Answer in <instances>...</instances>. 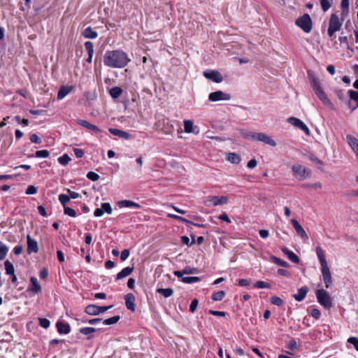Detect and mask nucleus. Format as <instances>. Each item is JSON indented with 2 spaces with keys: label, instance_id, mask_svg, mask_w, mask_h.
Instances as JSON below:
<instances>
[{
  "label": "nucleus",
  "instance_id": "a18cd8bd",
  "mask_svg": "<svg viewBox=\"0 0 358 358\" xmlns=\"http://www.w3.org/2000/svg\"><path fill=\"white\" fill-rule=\"evenodd\" d=\"M58 161L62 165L66 166L71 161V158L69 157L67 154H64V155L58 158Z\"/></svg>",
  "mask_w": 358,
  "mask_h": 358
},
{
  "label": "nucleus",
  "instance_id": "680f3d73",
  "mask_svg": "<svg viewBox=\"0 0 358 358\" xmlns=\"http://www.w3.org/2000/svg\"><path fill=\"white\" fill-rule=\"evenodd\" d=\"M129 255V250L128 249H124L122 251L120 259L122 261H125Z\"/></svg>",
  "mask_w": 358,
  "mask_h": 358
},
{
  "label": "nucleus",
  "instance_id": "09e8293b",
  "mask_svg": "<svg viewBox=\"0 0 358 358\" xmlns=\"http://www.w3.org/2000/svg\"><path fill=\"white\" fill-rule=\"evenodd\" d=\"M64 212L65 215H67L70 217H74L76 216V210L70 207H64Z\"/></svg>",
  "mask_w": 358,
  "mask_h": 358
},
{
  "label": "nucleus",
  "instance_id": "37998d69",
  "mask_svg": "<svg viewBox=\"0 0 358 358\" xmlns=\"http://www.w3.org/2000/svg\"><path fill=\"white\" fill-rule=\"evenodd\" d=\"M225 296L224 291H219L213 294L211 299L213 301H221Z\"/></svg>",
  "mask_w": 358,
  "mask_h": 358
},
{
  "label": "nucleus",
  "instance_id": "b1692460",
  "mask_svg": "<svg viewBox=\"0 0 358 358\" xmlns=\"http://www.w3.org/2000/svg\"><path fill=\"white\" fill-rule=\"evenodd\" d=\"M308 292V288L306 286L301 287L298 290V293L293 295V297L296 301H302Z\"/></svg>",
  "mask_w": 358,
  "mask_h": 358
},
{
  "label": "nucleus",
  "instance_id": "39448f33",
  "mask_svg": "<svg viewBox=\"0 0 358 358\" xmlns=\"http://www.w3.org/2000/svg\"><path fill=\"white\" fill-rule=\"evenodd\" d=\"M315 294L318 303L324 308L330 309L333 306L331 297L325 289H317Z\"/></svg>",
  "mask_w": 358,
  "mask_h": 358
},
{
  "label": "nucleus",
  "instance_id": "603ef678",
  "mask_svg": "<svg viewBox=\"0 0 358 358\" xmlns=\"http://www.w3.org/2000/svg\"><path fill=\"white\" fill-rule=\"evenodd\" d=\"M255 287L263 289V288H270V285L264 281H257L254 285Z\"/></svg>",
  "mask_w": 358,
  "mask_h": 358
},
{
  "label": "nucleus",
  "instance_id": "bb28decb",
  "mask_svg": "<svg viewBox=\"0 0 358 358\" xmlns=\"http://www.w3.org/2000/svg\"><path fill=\"white\" fill-rule=\"evenodd\" d=\"M134 266L132 267H126L123 268L120 272H119L116 275V280L122 279L128 275H129L132 271H134Z\"/></svg>",
  "mask_w": 358,
  "mask_h": 358
},
{
  "label": "nucleus",
  "instance_id": "72a5a7b5",
  "mask_svg": "<svg viewBox=\"0 0 358 358\" xmlns=\"http://www.w3.org/2000/svg\"><path fill=\"white\" fill-rule=\"evenodd\" d=\"M341 8H342L341 17H345L348 13L349 0H341Z\"/></svg>",
  "mask_w": 358,
  "mask_h": 358
},
{
  "label": "nucleus",
  "instance_id": "79ce46f5",
  "mask_svg": "<svg viewBox=\"0 0 358 358\" xmlns=\"http://www.w3.org/2000/svg\"><path fill=\"white\" fill-rule=\"evenodd\" d=\"M169 216L170 217H173V218H174L176 220H179V221H180L182 222H184V223H189V224H194V225L199 226V227H202L203 226L202 224H194L192 222H190V221L187 220V219H185V218H184L182 217L178 216V215L169 214Z\"/></svg>",
  "mask_w": 358,
  "mask_h": 358
},
{
  "label": "nucleus",
  "instance_id": "774afa93",
  "mask_svg": "<svg viewBox=\"0 0 358 358\" xmlns=\"http://www.w3.org/2000/svg\"><path fill=\"white\" fill-rule=\"evenodd\" d=\"M257 160L255 159H252L248 162L247 166L249 169H253L257 166Z\"/></svg>",
  "mask_w": 358,
  "mask_h": 358
},
{
  "label": "nucleus",
  "instance_id": "58836bf2",
  "mask_svg": "<svg viewBox=\"0 0 358 358\" xmlns=\"http://www.w3.org/2000/svg\"><path fill=\"white\" fill-rule=\"evenodd\" d=\"M120 319L119 315H115L112 317L106 319L103 321V324L106 325H112L117 323Z\"/></svg>",
  "mask_w": 358,
  "mask_h": 358
},
{
  "label": "nucleus",
  "instance_id": "6e6d98bb",
  "mask_svg": "<svg viewBox=\"0 0 358 358\" xmlns=\"http://www.w3.org/2000/svg\"><path fill=\"white\" fill-rule=\"evenodd\" d=\"M30 141L31 143L39 144L41 143V138L36 134H33L30 136Z\"/></svg>",
  "mask_w": 358,
  "mask_h": 358
},
{
  "label": "nucleus",
  "instance_id": "9b49d317",
  "mask_svg": "<svg viewBox=\"0 0 358 358\" xmlns=\"http://www.w3.org/2000/svg\"><path fill=\"white\" fill-rule=\"evenodd\" d=\"M203 76L207 79L213 80L217 83H220L223 80V78L221 73L215 70L206 71L203 72Z\"/></svg>",
  "mask_w": 358,
  "mask_h": 358
},
{
  "label": "nucleus",
  "instance_id": "052dcab7",
  "mask_svg": "<svg viewBox=\"0 0 358 358\" xmlns=\"http://www.w3.org/2000/svg\"><path fill=\"white\" fill-rule=\"evenodd\" d=\"M310 315L315 319H318L320 317V311L317 308H313L310 311Z\"/></svg>",
  "mask_w": 358,
  "mask_h": 358
},
{
  "label": "nucleus",
  "instance_id": "2f4dec72",
  "mask_svg": "<svg viewBox=\"0 0 358 358\" xmlns=\"http://www.w3.org/2000/svg\"><path fill=\"white\" fill-rule=\"evenodd\" d=\"M4 268H5L6 274L8 275H13V273H15L14 266H13V263L8 259H7L4 262Z\"/></svg>",
  "mask_w": 358,
  "mask_h": 358
},
{
  "label": "nucleus",
  "instance_id": "6e6552de",
  "mask_svg": "<svg viewBox=\"0 0 358 358\" xmlns=\"http://www.w3.org/2000/svg\"><path fill=\"white\" fill-rule=\"evenodd\" d=\"M42 290V287L40 285L38 279L34 277L31 276L30 278V283L27 287V292L31 293L32 294L35 295L41 292Z\"/></svg>",
  "mask_w": 358,
  "mask_h": 358
},
{
  "label": "nucleus",
  "instance_id": "864d4df0",
  "mask_svg": "<svg viewBox=\"0 0 358 358\" xmlns=\"http://www.w3.org/2000/svg\"><path fill=\"white\" fill-rule=\"evenodd\" d=\"M87 178L92 181H96L99 179V176L95 172L90 171L87 174Z\"/></svg>",
  "mask_w": 358,
  "mask_h": 358
},
{
  "label": "nucleus",
  "instance_id": "9d476101",
  "mask_svg": "<svg viewBox=\"0 0 358 358\" xmlns=\"http://www.w3.org/2000/svg\"><path fill=\"white\" fill-rule=\"evenodd\" d=\"M228 201V198L227 196H208L207 201H206V205L210 206H219L227 203Z\"/></svg>",
  "mask_w": 358,
  "mask_h": 358
},
{
  "label": "nucleus",
  "instance_id": "20e7f679",
  "mask_svg": "<svg viewBox=\"0 0 358 358\" xmlns=\"http://www.w3.org/2000/svg\"><path fill=\"white\" fill-rule=\"evenodd\" d=\"M340 19L339 17L332 13L329 20V27L327 29V34L329 37H332L336 31H340L343 24V19Z\"/></svg>",
  "mask_w": 358,
  "mask_h": 358
},
{
  "label": "nucleus",
  "instance_id": "8fccbe9b",
  "mask_svg": "<svg viewBox=\"0 0 358 358\" xmlns=\"http://www.w3.org/2000/svg\"><path fill=\"white\" fill-rule=\"evenodd\" d=\"M308 159L313 162L315 163L317 165L322 166L323 164L322 162L315 155L309 154L308 155Z\"/></svg>",
  "mask_w": 358,
  "mask_h": 358
},
{
  "label": "nucleus",
  "instance_id": "c9c22d12",
  "mask_svg": "<svg viewBox=\"0 0 358 358\" xmlns=\"http://www.w3.org/2000/svg\"><path fill=\"white\" fill-rule=\"evenodd\" d=\"M109 92H110V95L113 99H117V98L120 97V96L122 94V90L119 87H114L110 90Z\"/></svg>",
  "mask_w": 358,
  "mask_h": 358
},
{
  "label": "nucleus",
  "instance_id": "4be33fe9",
  "mask_svg": "<svg viewBox=\"0 0 358 358\" xmlns=\"http://www.w3.org/2000/svg\"><path fill=\"white\" fill-rule=\"evenodd\" d=\"M78 124L90 131H93L94 132L98 133L101 132V129L99 128H98L96 125L92 124L86 120H78Z\"/></svg>",
  "mask_w": 358,
  "mask_h": 358
},
{
  "label": "nucleus",
  "instance_id": "dca6fc26",
  "mask_svg": "<svg viewBox=\"0 0 358 358\" xmlns=\"http://www.w3.org/2000/svg\"><path fill=\"white\" fill-rule=\"evenodd\" d=\"M124 299L127 308L132 312H134L136 310V299L134 295L131 293H129L126 294Z\"/></svg>",
  "mask_w": 358,
  "mask_h": 358
},
{
  "label": "nucleus",
  "instance_id": "e2e57ef3",
  "mask_svg": "<svg viewBox=\"0 0 358 358\" xmlns=\"http://www.w3.org/2000/svg\"><path fill=\"white\" fill-rule=\"evenodd\" d=\"M208 312L210 314L215 315V316L224 317L226 315V313L223 312V311L210 310Z\"/></svg>",
  "mask_w": 358,
  "mask_h": 358
},
{
  "label": "nucleus",
  "instance_id": "c85d7f7f",
  "mask_svg": "<svg viewBox=\"0 0 358 358\" xmlns=\"http://www.w3.org/2000/svg\"><path fill=\"white\" fill-rule=\"evenodd\" d=\"M118 206L120 208H129V207H136V208H141L140 204L135 203L132 201L129 200H122L118 202Z\"/></svg>",
  "mask_w": 358,
  "mask_h": 358
},
{
  "label": "nucleus",
  "instance_id": "a878e982",
  "mask_svg": "<svg viewBox=\"0 0 358 358\" xmlns=\"http://www.w3.org/2000/svg\"><path fill=\"white\" fill-rule=\"evenodd\" d=\"M73 87H62L58 92L57 99L60 100L64 99L66 95H68L71 92V90H73Z\"/></svg>",
  "mask_w": 358,
  "mask_h": 358
},
{
  "label": "nucleus",
  "instance_id": "4d7b16f0",
  "mask_svg": "<svg viewBox=\"0 0 358 358\" xmlns=\"http://www.w3.org/2000/svg\"><path fill=\"white\" fill-rule=\"evenodd\" d=\"M198 271L196 268H192L190 266H186L183 269L185 274H193L197 273Z\"/></svg>",
  "mask_w": 358,
  "mask_h": 358
},
{
  "label": "nucleus",
  "instance_id": "49530a36",
  "mask_svg": "<svg viewBox=\"0 0 358 358\" xmlns=\"http://www.w3.org/2000/svg\"><path fill=\"white\" fill-rule=\"evenodd\" d=\"M70 197L69 194H59V200L60 203L64 206V207L66 206V203L70 201Z\"/></svg>",
  "mask_w": 358,
  "mask_h": 358
},
{
  "label": "nucleus",
  "instance_id": "ea45409f",
  "mask_svg": "<svg viewBox=\"0 0 358 358\" xmlns=\"http://www.w3.org/2000/svg\"><path fill=\"white\" fill-rule=\"evenodd\" d=\"M271 259L278 266H280L282 267H285V268L289 266V264L287 262L282 260L281 259H280L277 257L272 256Z\"/></svg>",
  "mask_w": 358,
  "mask_h": 358
},
{
  "label": "nucleus",
  "instance_id": "f704fd0d",
  "mask_svg": "<svg viewBox=\"0 0 358 358\" xmlns=\"http://www.w3.org/2000/svg\"><path fill=\"white\" fill-rule=\"evenodd\" d=\"M8 252V247L3 242H0V261L6 258Z\"/></svg>",
  "mask_w": 358,
  "mask_h": 358
},
{
  "label": "nucleus",
  "instance_id": "4c0bfd02",
  "mask_svg": "<svg viewBox=\"0 0 358 358\" xmlns=\"http://www.w3.org/2000/svg\"><path fill=\"white\" fill-rule=\"evenodd\" d=\"M320 2L322 10L326 12L331 8L333 0H320Z\"/></svg>",
  "mask_w": 358,
  "mask_h": 358
},
{
  "label": "nucleus",
  "instance_id": "338daca9",
  "mask_svg": "<svg viewBox=\"0 0 358 358\" xmlns=\"http://www.w3.org/2000/svg\"><path fill=\"white\" fill-rule=\"evenodd\" d=\"M67 192L69 193V196L70 199H78V198H79L80 196V194L78 192L71 191L70 189H67Z\"/></svg>",
  "mask_w": 358,
  "mask_h": 358
},
{
  "label": "nucleus",
  "instance_id": "412c9836",
  "mask_svg": "<svg viewBox=\"0 0 358 358\" xmlns=\"http://www.w3.org/2000/svg\"><path fill=\"white\" fill-rule=\"evenodd\" d=\"M108 131L113 135L117 136L123 139H129L131 137V135L129 133L118 129L110 128Z\"/></svg>",
  "mask_w": 358,
  "mask_h": 358
},
{
  "label": "nucleus",
  "instance_id": "f3484780",
  "mask_svg": "<svg viewBox=\"0 0 358 358\" xmlns=\"http://www.w3.org/2000/svg\"><path fill=\"white\" fill-rule=\"evenodd\" d=\"M291 222L296 234L302 238L307 240L308 238V235L299 222L295 219H292Z\"/></svg>",
  "mask_w": 358,
  "mask_h": 358
},
{
  "label": "nucleus",
  "instance_id": "473e14b6",
  "mask_svg": "<svg viewBox=\"0 0 358 358\" xmlns=\"http://www.w3.org/2000/svg\"><path fill=\"white\" fill-rule=\"evenodd\" d=\"M85 312L90 315H99L98 306L94 304H90L86 306Z\"/></svg>",
  "mask_w": 358,
  "mask_h": 358
},
{
  "label": "nucleus",
  "instance_id": "a211bd4d",
  "mask_svg": "<svg viewBox=\"0 0 358 358\" xmlns=\"http://www.w3.org/2000/svg\"><path fill=\"white\" fill-rule=\"evenodd\" d=\"M192 120H188L184 121V130L186 133H193L198 134L199 133V128L198 127H194Z\"/></svg>",
  "mask_w": 358,
  "mask_h": 358
},
{
  "label": "nucleus",
  "instance_id": "f03ea898",
  "mask_svg": "<svg viewBox=\"0 0 358 358\" xmlns=\"http://www.w3.org/2000/svg\"><path fill=\"white\" fill-rule=\"evenodd\" d=\"M308 77L310 82V84L313 88V90L318 98L327 106H332V103L330 99L327 97L325 92L322 89L320 82L315 76L314 73L310 71H308Z\"/></svg>",
  "mask_w": 358,
  "mask_h": 358
},
{
  "label": "nucleus",
  "instance_id": "a19ab883",
  "mask_svg": "<svg viewBox=\"0 0 358 358\" xmlns=\"http://www.w3.org/2000/svg\"><path fill=\"white\" fill-rule=\"evenodd\" d=\"M200 280H201V278L199 277H196V276H194V277H183L181 279V281L182 282L187 283V284H191V283H194V282H199Z\"/></svg>",
  "mask_w": 358,
  "mask_h": 358
},
{
  "label": "nucleus",
  "instance_id": "aec40b11",
  "mask_svg": "<svg viewBox=\"0 0 358 358\" xmlns=\"http://www.w3.org/2000/svg\"><path fill=\"white\" fill-rule=\"evenodd\" d=\"M38 243L32 239L29 236H27V253L36 252L38 251Z\"/></svg>",
  "mask_w": 358,
  "mask_h": 358
},
{
  "label": "nucleus",
  "instance_id": "393cba45",
  "mask_svg": "<svg viewBox=\"0 0 358 358\" xmlns=\"http://www.w3.org/2000/svg\"><path fill=\"white\" fill-rule=\"evenodd\" d=\"M316 253H317V256L320 260V264H321V267H324V266H328L327 264V262L326 260V258L324 257V252L322 250V249L320 247V246H317V248H316Z\"/></svg>",
  "mask_w": 358,
  "mask_h": 358
},
{
  "label": "nucleus",
  "instance_id": "de8ad7c7",
  "mask_svg": "<svg viewBox=\"0 0 358 358\" xmlns=\"http://www.w3.org/2000/svg\"><path fill=\"white\" fill-rule=\"evenodd\" d=\"M96 331L94 327H84L80 329V333L83 335H89Z\"/></svg>",
  "mask_w": 358,
  "mask_h": 358
},
{
  "label": "nucleus",
  "instance_id": "f8f14e48",
  "mask_svg": "<svg viewBox=\"0 0 358 358\" xmlns=\"http://www.w3.org/2000/svg\"><path fill=\"white\" fill-rule=\"evenodd\" d=\"M292 171L300 180H305L306 178L309 177V174L306 175V169L302 165L294 164L292 166Z\"/></svg>",
  "mask_w": 358,
  "mask_h": 358
},
{
  "label": "nucleus",
  "instance_id": "69168bd1",
  "mask_svg": "<svg viewBox=\"0 0 358 358\" xmlns=\"http://www.w3.org/2000/svg\"><path fill=\"white\" fill-rule=\"evenodd\" d=\"M181 242L188 246L192 245L193 243V241L190 242L189 238L186 236H181Z\"/></svg>",
  "mask_w": 358,
  "mask_h": 358
},
{
  "label": "nucleus",
  "instance_id": "bf43d9fd",
  "mask_svg": "<svg viewBox=\"0 0 358 358\" xmlns=\"http://www.w3.org/2000/svg\"><path fill=\"white\" fill-rule=\"evenodd\" d=\"M37 192V188L34 185H29L26 189L27 194H34Z\"/></svg>",
  "mask_w": 358,
  "mask_h": 358
},
{
  "label": "nucleus",
  "instance_id": "c03bdc74",
  "mask_svg": "<svg viewBox=\"0 0 358 358\" xmlns=\"http://www.w3.org/2000/svg\"><path fill=\"white\" fill-rule=\"evenodd\" d=\"M270 302L273 305H275V306H282L283 304V303H284L283 300L281 298H280L278 296H276L271 297Z\"/></svg>",
  "mask_w": 358,
  "mask_h": 358
},
{
  "label": "nucleus",
  "instance_id": "4468645a",
  "mask_svg": "<svg viewBox=\"0 0 358 358\" xmlns=\"http://www.w3.org/2000/svg\"><path fill=\"white\" fill-rule=\"evenodd\" d=\"M348 92L350 98V101L348 102V107L352 112L358 108V92L350 90Z\"/></svg>",
  "mask_w": 358,
  "mask_h": 358
},
{
  "label": "nucleus",
  "instance_id": "0e129e2a",
  "mask_svg": "<svg viewBox=\"0 0 358 358\" xmlns=\"http://www.w3.org/2000/svg\"><path fill=\"white\" fill-rule=\"evenodd\" d=\"M287 348L289 349L292 350L296 349L297 348V343H296V341L294 340V339H292L289 342V343L287 345Z\"/></svg>",
  "mask_w": 358,
  "mask_h": 358
},
{
  "label": "nucleus",
  "instance_id": "0eeeda50",
  "mask_svg": "<svg viewBox=\"0 0 358 358\" xmlns=\"http://www.w3.org/2000/svg\"><path fill=\"white\" fill-rule=\"evenodd\" d=\"M208 99L213 102L218 101H229L231 99V95L229 94L219 90L210 93L208 96Z\"/></svg>",
  "mask_w": 358,
  "mask_h": 358
},
{
  "label": "nucleus",
  "instance_id": "ddd939ff",
  "mask_svg": "<svg viewBox=\"0 0 358 358\" xmlns=\"http://www.w3.org/2000/svg\"><path fill=\"white\" fill-rule=\"evenodd\" d=\"M288 122L292 124L293 126L298 127L301 129L302 131H303L306 134L309 135L310 131L308 127L299 119L294 117H290L287 120Z\"/></svg>",
  "mask_w": 358,
  "mask_h": 358
},
{
  "label": "nucleus",
  "instance_id": "e433bc0d",
  "mask_svg": "<svg viewBox=\"0 0 358 358\" xmlns=\"http://www.w3.org/2000/svg\"><path fill=\"white\" fill-rule=\"evenodd\" d=\"M157 292L163 295L165 298H168L173 294V290L171 288H159Z\"/></svg>",
  "mask_w": 358,
  "mask_h": 358
},
{
  "label": "nucleus",
  "instance_id": "13d9d810",
  "mask_svg": "<svg viewBox=\"0 0 358 358\" xmlns=\"http://www.w3.org/2000/svg\"><path fill=\"white\" fill-rule=\"evenodd\" d=\"M198 303H199V301H198L196 299H193V300L192 301L191 304H190V306H189V310H190L192 313L195 312V310H196V308H197Z\"/></svg>",
  "mask_w": 358,
  "mask_h": 358
},
{
  "label": "nucleus",
  "instance_id": "6ab92c4d",
  "mask_svg": "<svg viewBox=\"0 0 358 358\" xmlns=\"http://www.w3.org/2000/svg\"><path fill=\"white\" fill-rule=\"evenodd\" d=\"M346 139L352 150L358 157V139L352 135H347Z\"/></svg>",
  "mask_w": 358,
  "mask_h": 358
},
{
  "label": "nucleus",
  "instance_id": "3c124183",
  "mask_svg": "<svg viewBox=\"0 0 358 358\" xmlns=\"http://www.w3.org/2000/svg\"><path fill=\"white\" fill-rule=\"evenodd\" d=\"M85 47L87 52V54H94V45L91 41H86L85 43Z\"/></svg>",
  "mask_w": 358,
  "mask_h": 358
},
{
  "label": "nucleus",
  "instance_id": "5fc2aeb1",
  "mask_svg": "<svg viewBox=\"0 0 358 358\" xmlns=\"http://www.w3.org/2000/svg\"><path fill=\"white\" fill-rule=\"evenodd\" d=\"M348 342L350 344H352L355 347V349L358 351V338L356 337H350L348 339Z\"/></svg>",
  "mask_w": 358,
  "mask_h": 358
},
{
  "label": "nucleus",
  "instance_id": "f257e3e1",
  "mask_svg": "<svg viewBox=\"0 0 358 358\" xmlns=\"http://www.w3.org/2000/svg\"><path fill=\"white\" fill-rule=\"evenodd\" d=\"M130 61L127 54L121 50L106 51L103 56L105 66L114 69L124 68Z\"/></svg>",
  "mask_w": 358,
  "mask_h": 358
},
{
  "label": "nucleus",
  "instance_id": "c756f323",
  "mask_svg": "<svg viewBox=\"0 0 358 358\" xmlns=\"http://www.w3.org/2000/svg\"><path fill=\"white\" fill-rule=\"evenodd\" d=\"M227 159L234 164H238L240 163L241 158L237 153L229 152L227 154Z\"/></svg>",
  "mask_w": 358,
  "mask_h": 358
},
{
  "label": "nucleus",
  "instance_id": "7c9ffc66",
  "mask_svg": "<svg viewBox=\"0 0 358 358\" xmlns=\"http://www.w3.org/2000/svg\"><path fill=\"white\" fill-rule=\"evenodd\" d=\"M83 35L86 38H95L97 37L98 34L94 31L90 27H87L83 32Z\"/></svg>",
  "mask_w": 358,
  "mask_h": 358
},
{
  "label": "nucleus",
  "instance_id": "7ed1b4c3",
  "mask_svg": "<svg viewBox=\"0 0 358 358\" xmlns=\"http://www.w3.org/2000/svg\"><path fill=\"white\" fill-rule=\"evenodd\" d=\"M242 134L246 138H249L255 141H261L272 147H275L276 145L275 141L265 133L244 131Z\"/></svg>",
  "mask_w": 358,
  "mask_h": 358
},
{
  "label": "nucleus",
  "instance_id": "cd10ccee",
  "mask_svg": "<svg viewBox=\"0 0 358 358\" xmlns=\"http://www.w3.org/2000/svg\"><path fill=\"white\" fill-rule=\"evenodd\" d=\"M57 329L59 334H68L70 331L69 324L62 322H57Z\"/></svg>",
  "mask_w": 358,
  "mask_h": 358
},
{
  "label": "nucleus",
  "instance_id": "423d86ee",
  "mask_svg": "<svg viewBox=\"0 0 358 358\" xmlns=\"http://www.w3.org/2000/svg\"><path fill=\"white\" fill-rule=\"evenodd\" d=\"M295 23L306 33H309L313 27L312 20L307 13L297 18Z\"/></svg>",
  "mask_w": 358,
  "mask_h": 358
},
{
  "label": "nucleus",
  "instance_id": "1a4fd4ad",
  "mask_svg": "<svg viewBox=\"0 0 358 358\" xmlns=\"http://www.w3.org/2000/svg\"><path fill=\"white\" fill-rule=\"evenodd\" d=\"M321 272L326 288L331 287L333 285V279L329 266L321 267Z\"/></svg>",
  "mask_w": 358,
  "mask_h": 358
},
{
  "label": "nucleus",
  "instance_id": "2eb2a0df",
  "mask_svg": "<svg viewBox=\"0 0 358 358\" xmlns=\"http://www.w3.org/2000/svg\"><path fill=\"white\" fill-rule=\"evenodd\" d=\"M113 208L109 203H103L101 208H98L95 210L94 214L95 217H101L104 213L111 214Z\"/></svg>",
  "mask_w": 358,
  "mask_h": 358
},
{
  "label": "nucleus",
  "instance_id": "5701e85b",
  "mask_svg": "<svg viewBox=\"0 0 358 358\" xmlns=\"http://www.w3.org/2000/svg\"><path fill=\"white\" fill-rule=\"evenodd\" d=\"M282 252L287 256L289 259L295 264H298L300 262L299 258L293 252L284 247L282 248Z\"/></svg>",
  "mask_w": 358,
  "mask_h": 358
}]
</instances>
